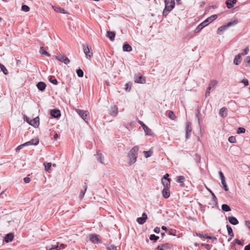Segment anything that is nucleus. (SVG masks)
<instances>
[{"label":"nucleus","instance_id":"obj_26","mask_svg":"<svg viewBox=\"0 0 250 250\" xmlns=\"http://www.w3.org/2000/svg\"><path fill=\"white\" fill-rule=\"evenodd\" d=\"M123 50L126 52H130L132 51V47L128 43H125L123 47Z\"/></svg>","mask_w":250,"mask_h":250},{"label":"nucleus","instance_id":"obj_27","mask_svg":"<svg viewBox=\"0 0 250 250\" xmlns=\"http://www.w3.org/2000/svg\"><path fill=\"white\" fill-rule=\"evenodd\" d=\"M107 37L110 39L111 41L114 40L115 37V33L113 31H107Z\"/></svg>","mask_w":250,"mask_h":250},{"label":"nucleus","instance_id":"obj_1","mask_svg":"<svg viewBox=\"0 0 250 250\" xmlns=\"http://www.w3.org/2000/svg\"><path fill=\"white\" fill-rule=\"evenodd\" d=\"M139 147L137 146H134L129 152L128 153V164L131 165L136 162Z\"/></svg>","mask_w":250,"mask_h":250},{"label":"nucleus","instance_id":"obj_57","mask_svg":"<svg viewBox=\"0 0 250 250\" xmlns=\"http://www.w3.org/2000/svg\"><path fill=\"white\" fill-rule=\"evenodd\" d=\"M125 90H128V91H129L131 89V85L128 83H127L125 84Z\"/></svg>","mask_w":250,"mask_h":250},{"label":"nucleus","instance_id":"obj_29","mask_svg":"<svg viewBox=\"0 0 250 250\" xmlns=\"http://www.w3.org/2000/svg\"><path fill=\"white\" fill-rule=\"evenodd\" d=\"M226 227L227 229L229 235L230 237H233L234 236V233L233 232L232 229H231V227L229 225H227Z\"/></svg>","mask_w":250,"mask_h":250},{"label":"nucleus","instance_id":"obj_28","mask_svg":"<svg viewBox=\"0 0 250 250\" xmlns=\"http://www.w3.org/2000/svg\"><path fill=\"white\" fill-rule=\"evenodd\" d=\"M110 115L113 116H116L118 114V108L116 106H114L112 108V111H110Z\"/></svg>","mask_w":250,"mask_h":250},{"label":"nucleus","instance_id":"obj_8","mask_svg":"<svg viewBox=\"0 0 250 250\" xmlns=\"http://www.w3.org/2000/svg\"><path fill=\"white\" fill-rule=\"evenodd\" d=\"M135 82L139 83H146V79L143 75L138 73L135 75Z\"/></svg>","mask_w":250,"mask_h":250},{"label":"nucleus","instance_id":"obj_18","mask_svg":"<svg viewBox=\"0 0 250 250\" xmlns=\"http://www.w3.org/2000/svg\"><path fill=\"white\" fill-rule=\"evenodd\" d=\"M236 0H227L226 1V4L229 9H230L233 7L234 5L236 3Z\"/></svg>","mask_w":250,"mask_h":250},{"label":"nucleus","instance_id":"obj_44","mask_svg":"<svg viewBox=\"0 0 250 250\" xmlns=\"http://www.w3.org/2000/svg\"><path fill=\"white\" fill-rule=\"evenodd\" d=\"M44 166L45 167V170L47 171H48L50 169V167H51V163H48L46 164L45 163H44Z\"/></svg>","mask_w":250,"mask_h":250},{"label":"nucleus","instance_id":"obj_24","mask_svg":"<svg viewBox=\"0 0 250 250\" xmlns=\"http://www.w3.org/2000/svg\"><path fill=\"white\" fill-rule=\"evenodd\" d=\"M241 54H238V55H237L234 59V61H233L234 63L236 65H238L241 62Z\"/></svg>","mask_w":250,"mask_h":250},{"label":"nucleus","instance_id":"obj_9","mask_svg":"<svg viewBox=\"0 0 250 250\" xmlns=\"http://www.w3.org/2000/svg\"><path fill=\"white\" fill-rule=\"evenodd\" d=\"M89 239L93 243L98 244L101 243L99 236L97 234H90L89 235Z\"/></svg>","mask_w":250,"mask_h":250},{"label":"nucleus","instance_id":"obj_41","mask_svg":"<svg viewBox=\"0 0 250 250\" xmlns=\"http://www.w3.org/2000/svg\"><path fill=\"white\" fill-rule=\"evenodd\" d=\"M144 153L146 158H147L150 157L152 154V151H144Z\"/></svg>","mask_w":250,"mask_h":250},{"label":"nucleus","instance_id":"obj_38","mask_svg":"<svg viewBox=\"0 0 250 250\" xmlns=\"http://www.w3.org/2000/svg\"><path fill=\"white\" fill-rule=\"evenodd\" d=\"M185 181V178L183 176H179L177 177V182L179 183H183Z\"/></svg>","mask_w":250,"mask_h":250},{"label":"nucleus","instance_id":"obj_51","mask_svg":"<svg viewBox=\"0 0 250 250\" xmlns=\"http://www.w3.org/2000/svg\"><path fill=\"white\" fill-rule=\"evenodd\" d=\"M168 117L172 120L174 119V118L175 117V115L173 111H169Z\"/></svg>","mask_w":250,"mask_h":250},{"label":"nucleus","instance_id":"obj_31","mask_svg":"<svg viewBox=\"0 0 250 250\" xmlns=\"http://www.w3.org/2000/svg\"><path fill=\"white\" fill-rule=\"evenodd\" d=\"M48 80L51 83H52L56 85L58 83V81H57V79H55V77L53 76H49L48 77Z\"/></svg>","mask_w":250,"mask_h":250},{"label":"nucleus","instance_id":"obj_52","mask_svg":"<svg viewBox=\"0 0 250 250\" xmlns=\"http://www.w3.org/2000/svg\"><path fill=\"white\" fill-rule=\"evenodd\" d=\"M201 245L205 247L207 250H210L211 248V246L209 244H202Z\"/></svg>","mask_w":250,"mask_h":250},{"label":"nucleus","instance_id":"obj_17","mask_svg":"<svg viewBox=\"0 0 250 250\" xmlns=\"http://www.w3.org/2000/svg\"><path fill=\"white\" fill-rule=\"evenodd\" d=\"M196 235L200 238H204L208 239H211L212 240H216L217 238L215 237H211L207 235V234H202L199 233H196Z\"/></svg>","mask_w":250,"mask_h":250},{"label":"nucleus","instance_id":"obj_36","mask_svg":"<svg viewBox=\"0 0 250 250\" xmlns=\"http://www.w3.org/2000/svg\"><path fill=\"white\" fill-rule=\"evenodd\" d=\"M53 7V8H54V10L57 12L63 13V14H64L66 13L65 10L64 9L62 8L61 7H58L55 8L54 6Z\"/></svg>","mask_w":250,"mask_h":250},{"label":"nucleus","instance_id":"obj_4","mask_svg":"<svg viewBox=\"0 0 250 250\" xmlns=\"http://www.w3.org/2000/svg\"><path fill=\"white\" fill-rule=\"evenodd\" d=\"M76 112L86 122L88 123L89 119L87 117L88 112L87 110H83L81 109H76Z\"/></svg>","mask_w":250,"mask_h":250},{"label":"nucleus","instance_id":"obj_11","mask_svg":"<svg viewBox=\"0 0 250 250\" xmlns=\"http://www.w3.org/2000/svg\"><path fill=\"white\" fill-rule=\"evenodd\" d=\"M139 123L143 127L146 135H150L151 134V130L148 126H147L143 122L139 121Z\"/></svg>","mask_w":250,"mask_h":250},{"label":"nucleus","instance_id":"obj_56","mask_svg":"<svg viewBox=\"0 0 250 250\" xmlns=\"http://www.w3.org/2000/svg\"><path fill=\"white\" fill-rule=\"evenodd\" d=\"M219 174L221 180L223 179H226L223 173L221 171H219Z\"/></svg>","mask_w":250,"mask_h":250},{"label":"nucleus","instance_id":"obj_30","mask_svg":"<svg viewBox=\"0 0 250 250\" xmlns=\"http://www.w3.org/2000/svg\"><path fill=\"white\" fill-rule=\"evenodd\" d=\"M83 188H84L83 190H82L81 191V193L79 195V198H80V200H82L83 198L84 194L85 193V192L86 191V189H87V186L86 185H85Z\"/></svg>","mask_w":250,"mask_h":250},{"label":"nucleus","instance_id":"obj_5","mask_svg":"<svg viewBox=\"0 0 250 250\" xmlns=\"http://www.w3.org/2000/svg\"><path fill=\"white\" fill-rule=\"evenodd\" d=\"M217 83H218V81L216 80H212L210 82V83L208 85V86L207 88L206 92V97L209 96V95L210 93V91L211 90V89H212V90H213L215 88Z\"/></svg>","mask_w":250,"mask_h":250},{"label":"nucleus","instance_id":"obj_49","mask_svg":"<svg viewBox=\"0 0 250 250\" xmlns=\"http://www.w3.org/2000/svg\"><path fill=\"white\" fill-rule=\"evenodd\" d=\"M108 250H116V247L114 245H110L107 246Z\"/></svg>","mask_w":250,"mask_h":250},{"label":"nucleus","instance_id":"obj_34","mask_svg":"<svg viewBox=\"0 0 250 250\" xmlns=\"http://www.w3.org/2000/svg\"><path fill=\"white\" fill-rule=\"evenodd\" d=\"M0 69L3 72L4 74L7 75L8 74V71L6 67L2 64L0 63Z\"/></svg>","mask_w":250,"mask_h":250},{"label":"nucleus","instance_id":"obj_62","mask_svg":"<svg viewBox=\"0 0 250 250\" xmlns=\"http://www.w3.org/2000/svg\"><path fill=\"white\" fill-rule=\"evenodd\" d=\"M245 225L248 228L250 229V221H246Z\"/></svg>","mask_w":250,"mask_h":250},{"label":"nucleus","instance_id":"obj_42","mask_svg":"<svg viewBox=\"0 0 250 250\" xmlns=\"http://www.w3.org/2000/svg\"><path fill=\"white\" fill-rule=\"evenodd\" d=\"M76 73H77L78 76L79 77H83V72L80 68L77 70Z\"/></svg>","mask_w":250,"mask_h":250},{"label":"nucleus","instance_id":"obj_60","mask_svg":"<svg viewBox=\"0 0 250 250\" xmlns=\"http://www.w3.org/2000/svg\"><path fill=\"white\" fill-rule=\"evenodd\" d=\"M23 180L25 183H29L31 181L30 178L27 177H25Z\"/></svg>","mask_w":250,"mask_h":250},{"label":"nucleus","instance_id":"obj_40","mask_svg":"<svg viewBox=\"0 0 250 250\" xmlns=\"http://www.w3.org/2000/svg\"><path fill=\"white\" fill-rule=\"evenodd\" d=\"M208 190L209 191V192H210V193L212 196L213 201L214 202L215 204L216 205L217 204V199L216 196L215 195L214 193L211 190H210L209 189H208Z\"/></svg>","mask_w":250,"mask_h":250},{"label":"nucleus","instance_id":"obj_25","mask_svg":"<svg viewBox=\"0 0 250 250\" xmlns=\"http://www.w3.org/2000/svg\"><path fill=\"white\" fill-rule=\"evenodd\" d=\"M40 53L42 56H45L47 57H50V54H49L44 49V47L42 46L40 49Z\"/></svg>","mask_w":250,"mask_h":250},{"label":"nucleus","instance_id":"obj_46","mask_svg":"<svg viewBox=\"0 0 250 250\" xmlns=\"http://www.w3.org/2000/svg\"><path fill=\"white\" fill-rule=\"evenodd\" d=\"M47 250H60V248L58 245L52 246L51 248H48V247H46Z\"/></svg>","mask_w":250,"mask_h":250},{"label":"nucleus","instance_id":"obj_43","mask_svg":"<svg viewBox=\"0 0 250 250\" xmlns=\"http://www.w3.org/2000/svg\"><path fill=\"white\" fill-rule=\"evenodd\" d=\"M21 10L24 12H28L30 10V8L28 6L22 4L21 6Z\"/></svg>","mask_w":250,"mask_h":250},{"label":"nucleus","instance_id":"obj_61","mask_svg":"<svg viewBox=\"0 0 250 250\" xmlns=\"http://www.w3.org/2000/svg\"><path fill=\"white\" fill-rule=\"evenodd\" d=\"M154 231L156 233H159L160 231V229L159 227H156L154 228Z\"/></svg>","mask_w":250,"mask_h":250},{"label":"nucleus","instance_id":"obj_64","mask_svg":"<svg viewBox=\"0 0 250 250\" xmlns=\"http://www.w3.org/2000/svg\"><path fill=\"white\" fill-rule=\"evenodd\" d=\"M244 250H250V244L245 246Z\"/></svg>","mask_w":250,"mask_h":250},{"label":"nucleus","instance_id":"obj_7","mask_svg":"<svg viewBox=\"0 0 250 250\" xmlns=\"http://www.w3.org/2000/svg\"><path fill=\"white\" fill-rule=\"evenodd\" d=\"M83 51L87 59L90 60L93 56V53L90 51V50L87 45H83Z\"/></svg>","mask_w":250,"mask_h":250},{"label":"nucleus","instance_id":"obj_33","mask_svg":"<svg viewBox=\"0 0 250 250\" xmlns=\"http://www.w3.org/2000/svg\"><path fill=\"white\" fill-rule=\"evenodd\" d=\"M222 209L226 212L229 211L231 210L230 208L227 204H223L222 205Z\"/></svg>","mask_w":250,"mask_h":250},{"label":"nucleus","instance_id":"obj_22","mask_svg":"<svg viewBox=\"0 0 250 250\" xmlns=\"http://www.w3.org/2000/svg\"><path fill=\"white\" fill-rule=\"evenodd\" d=\"M219 115L223 118L226 117L227 116V108L226 107L221 108L219 111Z\"/></svg>","mask_w":250,"mask_h":250},{"label":"nucleus","instance_id":"obj_39","mask_svg":"<svg viewBox=\"0 0 250 250\" xmlns=\"http://www.w3.org/2000/svg\"><path fill=\"white\" fill-rule=\"evenodd\" d=\"M159 238V237L156 236L155 234H151L149 236V239L151 241H156Z\"/></svg>","mask_w":250,"mask_h":250},{"label":"nucleus","instance_id":"obj_19","mask_svg":"<svg viewBox=\"0 0 250 250\" xmlns=\"http://www.w3.org/2000/svg\"><path fill=\"white\" fill-rule=\"evenodd\" d=\"M162 195L164 198H168L170 196L169 188H164L162 190Z\"/></svg>","mask_w":250,"mask_h":250},{"label":"nucleus","instance_id":"obj_54","mask_svg":"<svg viewBox=\"0 0 250 250\" xmlns=\"http://www.w3.org/2000/svg\"><path fill=\"white\" fill-rule=\"evenodd\" d=\"M241 83H244L245 86H248L249 85V81L247 79H243L241 81Z\"/></svg>","mask_w":250,"mask_h":250},{"label":"nucleus","instance_id":"obj_13","mask_svg":"<svg viewBox=\"0 0 250 250\" xmlns=\"http://www.w3.org/2000/svg\"><path fill=\"white\" fill-rule=\"evenodd\" d=\"M40 124V119L38 117L32 119L31 120H30L29 125H31L32 126L37 127L39 126Z\"/></svg>","mask_w":250,"mask_h":250},{"label":"nucleus","instance_id":"obj_53","mask_svg":"<svg viewBox=\"0 0 250 250\" xmlns=\"http://www.w3.org/2000/svg\"><path fill=\"white\" fill-rule=\"evenodd\" d=\"M24 146H25V145L24 143V144H21V145H20V146H19L16 148V151H17V152L19 151V150H20L21 149H22V148L23 147H24Z\"/></svg>","mask_w":250,"mask_h":250},{"label":"nucleus","instance_id":"obj_63","mask_svg":"<svg viewBox=\"0 0 250 250\" xmlns=\"http://www.w3.org/2000/svg\"><path fill=\"white\" fill-rule=\"evenodd\" d=\"M246 61L250 66V57H247L246 59Z\"/></svg>","mask_w":250,"mask_h":250},{"label":"nucleus","instance_id":"obj_37","mask_svg":"<svg viewBox=\"0 0 250 250\" xmlns=\"http://www.w3.org/2000/svg\"><path fill=\"white\" fill-rule=\"evenodd\" d=\"M205 27V25H203L201 23H200L195 29V32L196 33H198L200 32V31Z\"/></svg>","mask_w":250,"mask_h":250},{"label":"nucleus","instance_id":"obj_21","mask_svg":"<svg viewBox=\"0 0 250 250\" xmlns=\"http://www.w3.org/2000/svg\"><path fill=\"white\" fill-rule=\"evenodd\" d=\"M14 238L13 233H10L7 234L4 237V241L6 243H9L12 241Z\"/></svg>","mask_w":250,"mask_h":250},{"label":"nucleus","instance_id":"obj_59","mask_svg":"<svg viewBox=\"0 0 250 250\" xmlns=\"http://www.w3.org/2000/svg\"><path fill=\"white\" fill-rule=\"evenodd\" d=\"M168 234L170 235H173V236L176 235V234L174 232V231L172 229H170L168 230Z\"/></svg>","mask_w":250,"mask_h":250},{"label":"nucleus","instance_id":"obj_48","mask_svg":"<svg viewBox=\"0 0 250 250\" xmlns=\"http://www.w3.org/2000/svg\"><path fill=\"white\" fill-rule=\"evenodd\" d=\"M249 51V48L248 47H246L243 50V52L241 53V56L242 55H247L248 52Z\"/></svg>","mask_w":250,"mask_h":250},{"label":"nucleus","instance_id":"obj_6","mask_svg":"<svg viewBox=\"0 0 250 250\" xmlns=\"http://www.w3.org/2000/svg\"><path fill=\"white\" fill-rule=\"evenodd\" d=\"M55 58L59 61L64 63L65 64H68L70 62L69 59L63 55L58 54L55 56Z\"/></svg>","mask_w":250,"mask_h":250},{"label":"nucleus","instance_id":"obj_32","mask_svg":"<svg viewBox=\"0 0 250 250\" xmlns=\"http://www.w3.org/2000/svg\"><path fill=\"white\" fill-rule=\"evenodd\" d=\"M217 18V15H213L210 17L206 19V21H208V22L210 23L212 22L213 21H214L216 18Z\"/></svg>","mask_w":250,"mask_h":250},{"label":"nucleus","instance_id":"obj_55","mask_svg":"<svg viewBox=\"0 0 250 250\" xmlns=\"http://www.w3.org/2000/svg\"><path fill=\"white\" fill-rule=\"evenodd\" d=\"M98 160L101 163H104L103 162V161H104V157L102 156V154H100L99 155V154H98Z\"/></svg>","mask_w":250,"mask_h":250},{"label":"nucleus","instance_id":"obj_14","mask_svg":"<svg viewBox=\"0 0 250 250\" xmlns=\"http://www.w3.org/2000/svg\"><path fill=\"white\" fill-rule=\"evenodd\" d=\"M50 115L53 118H58L61 116V114L59 110L55 109L50 111Z\"/></svg>","mask_w":250,"mask_h":250},{"label":"nucleus","instance_id":"obj_47","mask_svg":"<svg viewBox=\"0 0 250 250\" xmlns=\"http://www.w3.org/2000/svg\"><path fill=\"white\" fill-rule=\"evenodd\" d=\"M229 141L231 143H236V139H235V137H234V136H230L229 138Z\"/></svg>","mask_w":250,"mask_h":250},{"label":"nucleus","instance_id":"obj_58","mask_svg":"<svg viewBox=\"0 0 250 250\" xmlns=\"http://www.w3.org/2000/svg\"><path fill=\"white\" fill-rule=\"evenodd\" d=\"M169 174L168 173H166L162 179V180H169L170 178H168Z\"/></svg>","mask_w":250,"mask_h":250},{"label":"nucleus","instance_id":"obj_15","mask_svg":"<svg viewBox=\"0 0 250 250\" xmlns=\"http://www.w3.org/2000/svg\"><path fill=\"white\" fill-rule=\"evenodd\" d=\"M39 139L38 138L33 139L30 141L24 143L25 146H28L30 145L37 146L39 144Z\"/></svg>","mask_w":250,"mask_h":250},{"label":"nucleus","instance_id":"obj_35","mask_svg":"<svg viewBox=\"0 0 250 250\" xmlns=\"http://www.w3.org/2000/svg\"><path fill=\"white\" fill-rule=\"evenodd\" d=\"M221 183L223 185V188L226 191H228L229 190V188L227 186V183L226 182L225 179L221 180Z\"/></svg>","mask_w":250,"mask_h":250},{"label":"nucleus","instance_id":"obj_12","mask_svg":"<svg viewBox=\"0 0 250 250\" xmlns=\"http://www.w3.org/2000/svg\"><path fill=\"white\" fill-rule=\"evenodd\" d=\"M147 218V214L146 213H143L142 217L137 218V221L139 224L143 225L146 222Z\"/></svg>","mask_w":250,"mask_h":250},{"label":"nucleus","instance_id":"obj_3","mask_svg":"<svg viewBox=\"0 0 250 250\" xmlns=\"http://www.w3.org/2000/svg\"><path fill=\"white\" fill-rule=\"evenodd\" d=\"M238 23V20H234L233 21H229L226 24H225L222 26H220L218 28V31H217V34L219 35L221 34V32L224 31L225 30H227L229 27L235 25Z\"/></svg>","mask_w":250,"mask_h":250},{"label":"nucleus","instance_id":"obj_50","mask_svg":"<svg viewBox=\"0 0 250 250\" xmlns=\"http://www.w3.org/2000/svg\"><path fill=\"white\" fill-rule=\"evenodd\" d=\"M234 241L235 243L239 245L243 246L244 245L243 241H240V240L236 239H235Z\"/></svg>","mask_w":250,"mask_h":250},{"label":"nucleus","instance_id":"obj_20","mask_svg":"<svg viewBox=\"0 0 250 250\" xmlns=\"http://www.w3.org/2000/svg\"><path fill=\"white\" fill-rule=\"evenodd\" d=\"M46 86V84L44 82H39L37 84L38 89L42 91H43L45 90Z\"/></svg>","mask_w":250,"mask_h":250},{"label":"nucleus","instance_id":"obj_23","mask_svg":"<svg viewBox=\"0 0 250 250\" xmlns=\"http://www.w3.org/2000/svg\"><path fill=\"white\" fill-rule=\"evenodd\" d=\"M171 179L169 180H162V183L164 186V188H170Z\"/></svg>","mask_w":250,"mask_h":250},{"label":"nucleus","instance_id":"obj_16","mask_svg":"<svg viewBox=\"0 0 250 250\" xmlns=\"http://www.w3.org/2000/svg\"><path fill=\"white\" fill-rule=\"evenodd\" d=\"M226 219H227V220H228L229 221V222L231 224H232L233 225H236L238 224V223H239V222H238V220L236 219V218H235L233 216L228 217Z\"/></svg>","mask_w":250,"mask_h":250},{"label":"nucleus","instance_id":"obj_10","mask_svg":"<svg viewBox=\"0 0 250 250\" xmlns=\"http://www.w3.org/2000/svg\"><path fill=\"white\" fill-rule=\"evenodd\" d=\"M186 130V137L187 139H188L190 137V136L191 135V132L192 131L191 123L190 122H188L187 123Z\"/></svg>","mask_w":250,"mask_h":250},{"label":"nucleus","instance_id":"obj_2","mask_svg":"<svg viewBox=\"0 0 250 250\" xmlns=\"http://www.w3.org/2000/svg\"><path fill=\"white\" fill-rule=\"evenodd\" d=\"M165 7L163 12V15L167 16L168 14L174 8L175 3L174 0H165Z\"/></svg>","mask_w":250,"mask_h":250},{"label":"nucleus","instance_id":"obj_45","mask_svg":"<svg viewBox=\"0 0 250 250\" xmlns=\"http://www.w3.org/2000/svg\"><path fill=\"white\" fill-rule=\"evenodd\" d=\"M245 129L244 127H239L237 129V132L238 134L244 133L245 132Z\"/></svg>","mask_w":250,"mask_h":250}]
</instances>
